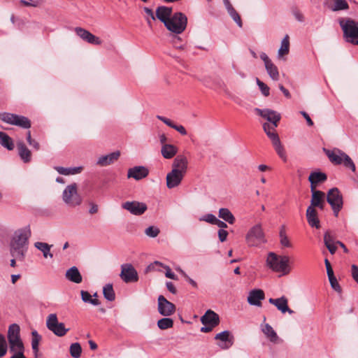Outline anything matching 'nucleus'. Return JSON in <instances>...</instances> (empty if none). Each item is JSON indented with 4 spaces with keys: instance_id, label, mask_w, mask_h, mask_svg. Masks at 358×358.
Listing matches in <instances>:
<instances>
[{
    "instance_id": "nucleus-42",
    "label": "nucleus",
    "mask_w": 358,
    "mask_h": 358,
    "mask_svg": "<svg viewBox=\"0 0 358 358\" xmlns=\"http://www.w3.org/2000/svg\"><path fill=\"white\" fill-rule=\"evenodd\" d=\"M80 295L82 300L85 303H90L93 306H99L100 304L99 301L97 299H93L92 296L87 291L81 290Z\"/></svg>"
},
{
    "instance_id": "nucleus-48",
    "label": "nucleus",
    "mask_w": 358,
    "mask_h": 358,
    "mask_svg": "<svg viewBox=\"0 0 358 358\" xmlns=\"http://www.w3.org/2000/svg\"><path fill=\"white\" fill-rule=\"evenodd\" d=\"M32 339H31V348L35 353L38 351V345L41 339V336L38 334L36 331H34L31 333Z\"/></svg>"
},
{
    "instance_id": "nucleus-49",
    "label": "nucleus",
    "mask_w": 358,
    "mask_h": 358,
    "mask_svg": "<svg viewBox=\"0 0 358 358\" xmlns=\"http://www.w3.org/2000/svg\"><path fill=\"white\" fill-rule=\"evenodd\" d=\"M8 350V345L5 337L0 334V357L6 355Z\"/></svg>"
},
{
    "instance_id": "nucleus-40",
    "label": "nucleus",
    "mask_w": 358,
    "mask_h": 358,
    "mask_svg": "<svg viewBox=\"0 0 358 358\" xmlns=\"http://www.w3.org/2000/svg\"><path fill=\"white\" fill-rule=\"evenodd\" d=\"M219 217L231 224L235 222L234 216L228 208H220Z\"/></svg>"
},
{
    "instance_id": "nucleus-45",
    "label": "nucleus",
    "mask_w": 358,
    "mask_h": 358,
    "mask_svg": "<svg viewBox=\"0 0 358 358\" xmlns=\"http://www.w3.org/2000/svg\"><path fill=\"white\" fill-rule=\"evenodd\" d=\"M69 353L73 358H80L82 354V348L79 343H73L70 345Z\"/></svg>"
},
{
    "instance_id": "nucleus-7",
    "label": "nucleus",
    "mask_w": 358,
    "mask_h": 358,
    "mask_svg": "<svg viewBox=\"0 0 358 358\" xmlns=\"http://www.w3.org/2000/svg\"><path fill=\"white\" fill-rule=\"evenodd\" d=\"M187 23V17L182 13H176L164 24L166 29L175 34H180L186 29Z\"/></svg>"
},
{
    "instance_id": "nucleus-8",
    "label": "nucleus",
    "mask_w": 358,
    "mask_h": 358,
    "mask_svg": "<svg viewBox=\"0 0 358 358\" xmlns=\"http://www.w3.org/2000/svg\"><path fill=\"white\" fill-rule=\"evenodd\" d=\"M64 202L71 206L76 207L82 203V198L78 192V187L76 183L68 185L62 194Z\"/></svg>"
},
{
    "instance_id": "nucleus-18",
    "label": "nucleus",
    "mask_w": 358,
    "mask_h": 358,
    "mask_svg": "<svg viewBox=\"0 0 358 358\" xmlns=\"http://www.w3.org/2000/svg\"><path fill=\"white\" fill-rule=\"evenodd\" d=\"M185 174L178 172L176 170H171L166 175V186L169 189H173L178 187L182 182Z\"/></svg>"
},
{
    "instance_id": "nucleus-2",
    "label": "nucleus",
    "mask_w": 358,
    "mask_h": 358,
    "mask_svg": "<svg viewBox=\"0 0 358 358\" xmlns=\"http://www.w3.org/2000/svg\"><path fill=\"white\" fill-rule=\"evenodd\" d=\"M266 266L273 271L280 273L285 275L289 274L292 268L289 266V257L286 255H277L274 252H269L266 258Z\"/></svg>"
},
{
    "instance_id": "nucleus-16",
    "label": "nucleus",
    "mask_w": 358,
    "mask_h": 358,
    "mask_svg": "<svg viewBox=\"0 0 358 358\" xmlns=\"http://www.w3.org/2000/svg\"><path fill=\"white\" fill-rule=\"evenodd\" d=\"M122 208L136 215H142L147 210L145 203L138 201H127L122 204Z\"/></svg>"
},
{
    "instance_id": "nucleus-11",
    "label": "nucleus",
    "mask_w": 358,
    "mask_h": 358,
    "mask_svg": "<svg viewBox=\"0 0 358 358\" xmlns=\"http://www.w3.org/2000/svg\"><path fill=\"white\" fill-rule=\"evenodd\" d=\"M0 120L8 124L17 125L24 129H28L31 127V122L27 117L12 113H0Z\"/></svg>"
},
{
    "instance_id": "nucleus-29",
    "label": "nucleus",
    "mask_w": 358,
    "mask_h": 358,
    "mask_svg": "<svg viewBox=\"0 0 358 358\" xmlns=\"http://www.w3.org/2000/svg\"><path fill=\"white\" fill-rule=\"evenodd\" d=\"M306 218L310 227H315L316 229H319L320 227V220L316 209H313L312 207H308L306 210Z\"/></svg>"
},
{
    "instance_id": "nucleus-58",
    "label": "nucleus",
    "mask_w": 358,
    "mask_h": 358,
    "mask_svg": "<svg viewBox=\"0 0 358 358\" xmlns=\"http://www.w3.org/2000/svg\"><path fill=\"white\" fill-rule=\"evenodd\" d=\"M324 244L326 246L327 245L334 243V239H333L332 236H331L330 233H329V232L325 233V234L324 236Z\"/></svg>"
},
{
    "instance_id": "nucleus-57",
    "label": "nucleus",
    "mask_w": 358,
    "mask_h": 358,
    "mask_svg": "<svg viewBox=\"0 0 358 358\" xmlns=\"http://www.w3.org/2000/svg\"><path fill=\"white\" fill-rule=\"evenodd\" d=\"M164 266H165L164 264H162L160 262L155 261L152 264H150L148 267V270H158L160 271L159 268H157V266L162 267L164 268Z\"/></svg>"
},
{
    "instance_id": "nucleus-39",
    "label": "nucleus",
    "mask_w": 358,
    "mask_h": 358,
    "mask_svg": "<svg viewBox=\"0 0 358 358\" xmlns=\"http://www.w3.org/2000/svg\"><path fill=\"white\" fill-rule=\"evenodd\" d=\"M57 171L62 175L69 176V175H75L79 173L82 171L83 167H73V168H64L62 166L55 167Z\"/></svg>"
},
{
    "instance_id": "nucleus-28",
    "label": "nucleus",
    "mask_w": 358,
    "mask_h": 358,
    "mask_svg": "<svg viewBox=\"0 0 358 358\" xmlns=\"http://www.w3.org/2000/svg\"><path fill=\"white\" fill-rule=\"evenodd\" d=\"M120 155V152L119 151H116L106 155L101 156L97 161V164L101 166L110 165L117 161Z\"/></svg>"
},
{
    "instance_id": "nucleus-47",
    "label": "nucleus",
    "mask_w": 358,
    "mask_h": 358,
    "mask_svg": "<svg viewBox=\"0 0 358 358\" xmlns=\"http://www.w3.org/2000/svg\"><path fill=\"white\" fill-rule=\"evenodd\" d=\"M103 294L108 301H112L115 300V295L112 285L108 284L105 285L103 289Z\"/></svg>"
},
{
    "instance_id": "nucleus-21",
    "label": "nucleus",
    "mask_w": 358,
    "mask_h": 358,
    "mask_svg": "<svg viewBox=\"0 0 358 358\" xmlns=\"http://www.w3.org/2000/svg\"><path fill=\"white\" fill-rule=\"evenodd\" d=\"M268 302L275 306L282 313L287 312L289 314H292L294 313V311L288 307V300L284 296L277 299L270 298Z\"/></svg>"
},
{
    "instance_id": "nucleus-53",
    "label": "nucleus",
    "mask_w": 358,
    "mask_h": 358,
    "mask_svg": "<svg viewBox=\"0 0 358 358\" xmlns=\"http://www.w3.org/2000/svg\"><path fill=\"white\" fill-rule=\"evenodd\" d=\"M27 140L28 143L34 148H35L36 150H38L40 149L39 143L31 138V132L29 131L27 134Z\"/></svg>"
},
{
    "instance_id": "nucleus-33",
    "label": "nucleus",
    "mask_w": 358,
    "mask_h": 358,
    "mask_svg": "<svg viewBox=\"0 0 358 358\" xmlns=\"http://www.w3.org/2000/svg\"><path fill=\"white\" fill-rule=\"evenodd\" d=\"M178 152L177 148L171 144H164L162 146L161 152L164 158L171 159Z\"/></svg>"
},
{
    "instance_id": "nucleus-22",
    "label": "nucleus",
    "mask_w": 358,
    "mask_h": 358,
    "mask_svg": "<svg viewBox=\"0 0 358 358\" xmlns=\"http://www.w3.org/2000/svg\"><path fill=\"white\" fill-rule=\"evenodd\" d=\"M148 173L149 171L147 168L142 166H137L128 170L127 178H132L136 180H139L147 177Z\"/></svg>"
},
{
    "instance_id": "nucleus-13",
    "label": "nucleus",
    "mask_w": 358,
    "mask_h": 358,
    "mask_svg": "<svg viewBox=\"0 0 358 358\" xmlns=\"http://www.w3.org/2000/svg\"><path fill=\"white\" fill-rule=\"evenodd\" d=\"M176 306L169 301L163 295H160L158 297V311L159 313L165 317L172 315L176 312Z\"/></svg>"
},
{
    "instance_id": "nucleus-3",
    "label": "nucleus",
    "mask_w": 358,
    "mask_h": 358,
    "mask_svg": "<svg viewBox=\"0 0 358 358\" xmlns=\"http://www.w3.org/2000/svg\"><path fill=\"white\" fill-rule=\"evenodd\" d=\"M338 23L343 31L344 40L358 45V21L350 17H341Z\"/></svg>"
},
{
    "instance_id": "nucleus-61",
    "label": "nucleus",
    "mask_w": 358,
    "mask_h": 358,
    "mask_svg": "<svg viewBox=\"0 0 358 358\" xmlns=\"http://www.w3.org/2000/svg\"><path fill=\"white\" fill-rule=\"evenodd\" d=\"M20 3L25 6L31 7H37L38 5V2H34L31 0H21Z\"/></svg>"
},
{
    "instance_id": "nucleus-1",
    "label": "nucleus",
    "mask_w": 358,
    "mask_h": 358,
    "mask_svg": "<svg viewBox=\"0 0 358 358\" xmlns=\"http://www.w3.org/2000/svg\"><path fill=\"white\" fill-rule=\"evenodd\" d=\"M30 236L29 227H24L15 231L10 244V252L13 257L20 260L24 259Z\"/></svg>"
},
{
    "instance_id": "nucleus-9",
    "label": "nucleus",
    "mask_w": 358,
    "mask_h": 358,
    "mask_svg": "<svg viewBox=\"0 0 358 358\" xmlns=\"http://www.w3.org/2000/svg\"><path fill=\"white\" fill-rule=\"evenodd\" d=\"M46 327L55 335L62 337L66 334L69 329H66L62 322L58 321L57 314H50L46 319Z\"/></svg>"
},
{
    "instance_id": "nucleus-31",
    "label": "nucleus",
    "mask_w": 358,
    "mask_h": 358,
    "mask_svg": "<svg viewBox=\"0 0 358 358\" xmlns=\"http://www.w3.org/2000/svg\"><path fill=\"white\" fill-rule=\"evenodd\" d=\"M18 153L24 162L27 163L31 161V151L26 147L22 141H18L17 143Z\"/></svg>"
},
{
    "instance_id": "nucleus-19",
    "label": "nucleus",
    "mask_w": 358,
    "mask_h": 358,
    "mask_svg": "<svg viewBox=\"0 0 358 358\" xmlns=\"http://www.w3.org/2000/svg\"><path fill=\"white\" fill-rule=\"evenodd\" d=\"M312 197L308 207L315 209L316 207L322 210L325 205V194L320 190H311Z\"/></svg>"
},
{
    "instance_id": "nucleus-46",
    "label": "nucleus",
    "mask_w": 358,
    "mask_h": 358,
    "mask_svg": "<svg viewBox=\"0 0 358 358\" xmlns=\"http://www.w3.org/2000/svg\"><path fill=\"white\" fill-rule=\"evenodd\" d=\"M173 320L169 317H164L158 320L157 327L162 329L165 330L173 327Z\"/></svg>"
},
{
    "instance_id": "nucleus-35",
    "label": "nucleus",
    "mask_w": 358,
    "mask_h": 358,
    "mask_svg": "<svg viewBox=\"0 0 358 358\" xmlns=\"http://www.w3.org/2000/svg\"><path fill=\"white\" fill-rule=\"evenodd\" d=\"M277 127L278 124L264 123L263 124L264 130L271 141H275V138H279L278 134L275 132Z\"/></svg>"
},
{
    "instance_id": "nucleus-26",
    "label": "nucleus",
    "mask_w": 358,
    "mask_h": 358,
    "mask_svg": "<svg viewBox=\"0 0 358 358\" xmlns=\"http://www.w3.org/2000/svg\"><path fill=\"white\" fill-rule=\"evenodd\" d=\"M201 321L203 325L211 324L213 327H216L219 324V317L215 312L208 310L201 317Z\"/></svg>"
},
{
    "instance_id": "nucleus-54",
    "label": "nucleus",
    "mask_w": 358,
    "mask_h": 358,
    "mask_svg": "<svg viewBox=\"0 0 358 358\" xmlns=\"http://www.w3.org/2000/svg\"><path fill=\"white\" fill-rule=\"evenodd\" d=\"M217 217L213 214H207L199 218L200 221H205L206 222L213 224L216 221Z\"/></svg>"
},
{
    "instance_id": "nucleus-32",
    "label": "nucleus",
    "mask_w": 358,
    "mask_h": 358,
    "mask_svg": "<svg viewBox=\"0 0 358 358\" xmlns=\"http://www.w3.org/2000/svg\"><path fill=\"white\" fill-rule=\"evenodd\" d=\"M66 278L75 283H80L82 282V275L76 266H73L68 269L66 272Z\"/></svg>"
},
{
    "instance_id": "nucleus-52",
    "label": "nucleus",
    "mask_w": 358,
    "mask_h": 358,
    "mask_svg": "<svg viewBox=\"0 0 358 358\" xmlns=\"http://www.w3.org/2000/svg\"><path fill=\"white\" fill-rule=\"evenodd\" d=\"M257 84L259 86L262 93L265 96H268L269 95V87L263 82H262L259 78H257Z\"/></svg>"
},
{
    "instance_id": "nucleus-5",
    "label": "nucleus",
    "mask_w": 358,
    "mask_h": 358,
    "mask_svg": "<svg viewBox=\"0 0 358 358\" xmlns=\"http://www.w3.org/2000/svg\"><path fill=\"white\" fill-rule=\"evenodd\" d=\"M20 327L16 324H11L8 330L9 349L13 354L24 352V348L20 335Z\"/></svg>"
},
{
    "instance_id": "nucleus-37",
    "label": "nucleus",
    "mask_w": 358,
    "mask_h": 358,
    "mask_svg": "<svg viewBox=\"0 0 358 358\" xmlns=\"http://www.w3.org/2000/svg\"><path fill=\"white\" fill-rule=\"evenodd\" d=\"M289 52V37L286 35L281 41L280 48L278 52V57L282 58L284 56L288 55Z\"/></svg>"
},
{
    "instance_id": "nucleus-20",
    "label": "nucleus",
    "mask_w": 358,
    "mask_h": 358,
    "mask_svg": "<svg viewBox=\"0 0 358 358\" xmlns=\"http://www.w3.org/2000/svg\"><path fill=\"white\" fill-rule=\"evenodd\" d=\"M265 298L264 292L262 289H255L251 290L248 296V302L250 305L261 306L262 301Z\"/></svg>"
},
{
    "instance_id": "nucleus-64",
    "label": "nucleus",
    "mask_w": 358,
    "mask_h": 358,
    "mask_svg": "<svg viewBox=\"0 0 358 358\" xmlns=\"http://www.w3.org/2000/svg\"><path fill=\"white\" fill-rule=\"evenodd\" d=\"M183 277L186 279V280L194 288H197V283L191 278H189L186 273H183Z\"/></svg>"
},
{
    "instance_id": "nucleus-23",
    "label": "nucleus",
    "mask_w": 358,
    "mask_h": 358,
    "mask_svg": "<svg viewBox=\"0 0 358 358\" xmlns=\"http://www.w3.org/2000/svg\"><path fill=\"white\" fill-rule=\"evenodd\" d=\"M257 113L266 119L271 124H278L280 120V115L275 110L270 109H255Z\"/></svg>"
},
{
    "instance_id": "nucleus-25",
    "label": "nucleus",
    "mask_w": 358,
    "mask_h": 358,
    "mask_svg": "<svg viewBox=\"0 0 358 358\" xmlns=\"http://www.w3.org/2000/svg\"><path fill=\"white\" fill-rule=\"evenodd\" d=\"M187 159L185 156L178 155L173 162L172 170H176L185 175L187 169Z\"/></svg>"
},
{
    "instance_id": "nucleus-15",
    "label": "nucleus",
    "mask_w": 358,
    "mask_h": 358,
    "mask_svg": "<svg viewBox=\"0 0 358 358\" xmlns=\"http://www.w3.org/2000/svg\"><path fill=\"white\" fill-rule=\"evenodd\" d=\"M260 58L264 61L265 68L270 78L273 80H278L280 74L278 67L272 62L266 53H261Z\"/></svg>"
},
{
    "instance_id": "nucleus-51",
    "label": "nucleus",
    "mask_w": 358,
    "mask_h": 358,
    "mask_svg": "<svg viewBox=\"0 0 358 358\" xmlns=\"http://www.w3.org/2000/svg\"><path fill=\"white\" fill-rule=\"evenodd\" d=\"M328 278L332 289H334L336 292L338 293L341 292V286L339 285L337 279L336 278L334 275H332L331 276H328Z\"/></svg>"
},
{
    "instance_id": "nucleus-12",
    "label": "nucleus",
    "mask_w": 358,
    "mask_h": 358,
    "mask_svg": "<svg viewBox=\"0 0 358 358\" xmlns=\"http://www.w3.org/2000/svg\"><path fill=\"white\" fill-rule=\"evenodd\" d=\"M122 271L120 277L122 280L128 282H135L138 280V275L136 270L130 264H122L121 266Z\"/></svg>"
},
{
    "instance_id": "nucleus-43",
    "label": "nucleus",
    "mask_w": 358,
    "mask_h": 358,
    "mask_svg": "<svg viewBox=\"0 0 358 358\" xmlns=\"http://www.w3.org/2000/svg\"><path fill=\"white\" fill-rule=\"evenodd\" d=\"M280 242L282 246L285 248H292V245L286 234L285 227L284 226L281 227L280 230Z\"/></svg>"
},
{
    "instance_id": "nucleus-62",
    "label": "nucleus",
    "mask_w": 358,
    "mask_h": 358,
    "mask_svg": "<svg viewBox=\"0 0 358 358\" xmlns=\"http://www.w3.org/2000/svg\"><path fill=\"white\" fill-rule=\"evenodd\" d=\"M143 10H144L145 13H146V15H148V17H149L152 20H155L156 16L154 15V13L152 10V9H150L148 7H145L143 8Z\"/></svg>"
},
{
    "instance_id": "nucleus-34",
    "label": "nucleus",
    "mask_w": 358,
    "mask_h": 358,
    "mask_svg": "<svg viewBox=\"0 0 358 358\" xmlns=\"http://www.w3.org/2000/svg\"><path fill=\"white\" fill-rule=\"evenodd\" d=\"M262 330L271 342L276 343L278 341V336L270 324H265L262 325Z\"/></svg>"
},
{
    "instance_id": "nucleus-10",
    "label": "nucleus",
    "mask_w": 358,
    "mask_h": 358,
    "mask_svg": "<svg viewBox=\"0 0 358 358\" xmlns=\"http://www.w3.org/2000/svg\"><path fill=\"white\" fill-rule=\"evenodd\" d=\"M327 201L331 206L336 217L343 208V196L338 188L334 187L329 190L327 195Z\"/></svg>"
},
{
    "instance_id": "nucleus-44",
    "label": "nucleus",
    "mask_w": 358,
    "mask_h": 358,
    "mask_svg": "<svg viewBox=\"0 0 358 358\" xmlns=\"http://www.w3.org/2000/svg\"><path fill=\"white\" fill-rule=\"evenodd\" d=\"M272 143H273V145L276 152L279 155V157L285 161L286 160V153H285L283 146L281 145L280 138H275V141H272Z\"/></svg>"
},
{
    "instance_id": "nucleus-36",
    "label": "nucleus",
    "mask_w": 358,
    "mask_h": 358,
    "mask_svg": "<svg viewBox=\"0 0 358 358\" xmlns=\"http://www.w3.org/2000/svg\"><path fill=\"white\" fill-rule=\"evenodd\" d=\"M224 2L230 16L237 23L239 27H242V21L238 13L233 8L229 0H224Z\"/></svg>"
},
{
    "instance_id": "nucleus-63",
    "label": "nucleus",
    "mask_w": 358,
    "mask_h": 358,
    "mask_svg": "<svg viewBox=\"0 0 358 358\" xmlns=\"http://www.w3.org/2000/svg\"><path fill=\"white\" fill-rule=\"evenodd\" d=\"M173 129H176L177 131H178L182 135L187 134V131L182 125H177L175 124Z\"/></svg>"
},
{
    "instance_id": "nucleus-41",
    "label": "nucleus",
    "mask_w": 358,
    "mask_h": 358,
    "mask_svg": "<svg viewBox=\"0 0 358 358\" xmlns=\"http://www.w3.org/2000/svg\"><path fill=\"white\" fill-rule=\"evenodd\" d=\"M0 143L9 150H12L14 148V144L11 138L1 131H0Z\"/></svg>"
},
{
    "instance_id": "nucleus-38",
    "label": "nucleus",
    "mask_w": 358,
    "mask_h": 358,
    "mask_svg": "<svg viewBox=\"0 0 358 358\" xmlns=\"http://www.w3.org/2000/svg\"><path fill=\"white\" fill-rule=\"evenodd\" d=\"M34 246L38 250H39L40 251H41L43 252V257L45 258H48V257L52 258L53 257V255L50 252V248H51L52 245H48L46 243L36 242L34 243Z\"/></svg>"
},
{
    "instance_id": "nucleus-55",
    "label": "nucleus",
    "mask_w": 358,
    "mask_h": 358,
    "mask_svg": "<svg viewBox=\"0 0 358 358\" xmlns=\"http://www.w3.org/2000/svg\"><path fill=\"white\" fill-rule=\"evenodd\" d=\"M164 268L166 270L165 275L166 278L172 280L178 279L176 275L171 271L169 266H164Z\"/></svg>"
},
{
    "instance_id": "nucleus-60",
    "label": "nucleus",
    "mask_w": 358,
    "mask_h": 358,
    "mask_svg": "<svg viewBox=\"0 0 358 358\" xmlns=\"http://www.w3.org/2000/svg\"><path fill=\"white\" fill-rule=\"evenodd\" d=\"M228 232L224 229H220L218 231V237L221 242H224L227 240Z\"/></svg>"
},
{
    "instance_id": "nucleus-14",
    "label": "nucleus",
    "mask_w": 358,
    "mask_h": 358,
    "mask_svg": "<svg viewBox=\"0 0 358 358\" xmlns=\"http://www.w3.org/2000/svg\"><path fill=\"white\" fill-rule=\"evenodd\" d=\"M74 31L76 34V35L80 37L83 41L92 45H101V40L96 36L95 35L92 34L91 32H90L88 30L77 27L74 28Z\"/></svg>"
},
{
    "instance_id": "nucleus-30",
    "label": "nucleus",
    "mask_w": 358,
    "mask_h": 358,
    "mask_svg": "<svg viewBox=\"0 0 358 358\" xmlns=\"http://www.w3.org/2000/svg\"><path fill=\"white\" fill-rule=\"evenodd\" d=\"M329 8L334 12L348 10L349 4L346 0H328Z\"/></svg>"
},
{
    "instance_id": "nucleus-59",
    "label": "nucleus",
    "mask_w": 358,
    "mask_h": 358,
    "mask_svg": "<svg viewBox=\"0 0 358 358\" xmlns=\"http://www.w3.org/2000/svg\"><path fill=\"white\" fill-rule=\"evenodd\" d=\"M157 117L165 123L167 126L173 128L175 124L171 120L160 115H157Z\"/></svg>"
},
{
    "instance_id": "nucleus-17",
    "label": "nucleus",
    "mask_w": 358,
    "mask_h": 358,
    "mask_svg": "<svg viewBox=\"0 0 358 358\" xmlns=\"http://www.w3.org/2000/svg\"><path fill=\"white\" fill-rule=\"evenodd\" d=\"M215 339L220 341L217 345L222 349H228L234 343V336L229 331H224L216 334Z\"/></svg>"
},
{
    "instance_id": "nucleus-24",
    "label": "nucleus",
    "mask_w": 358,
    "mask_h": 358,
    "mask_svg": "<svg viewBox=\"0 0 358 358\" xmlns=\"http://www.w3.org/2000/svg\"><path fill=\"white\" fill-rule=\"evenodd\" d=\"M327 179V176L324 173L320 171L312 172L308 177V180L310 182V190H316L318 185L324 182Z\"/></svg>"
},
{
    "instance_id": "nucleus-50",
    "label": "nucleus",
    "mask_w": 358,
    "mask_h": 358,
    "mask_svg": "<svg viewBox=\"0 0 358 358\" xmlns=\"http://www.w3.org/2000/svg\"><path fill=\"white\" fill-rule=\"evenodd\" d=\"M159 232H160L159 229L158 227H154V226H150V227H148L145 231V234L148 236L151 237V238L157 237L159 235Z\"/></svg>"
},
{
    "instance_id": "nucleus-56",
    "label": "nucleus",
    "mask_w": 358,
    "mask_h": 358,
    "mask_svg": "<svg viewBox=\"0 0 358 358\" xmlns=\"http://www.w3.org/2000/svg\"><path fill=\"white\" fill-rule=\"evenodd\" d=\"M352 277L358 283V266L355 264L351 266Z\"/></svg>"
},
{
    "instance_id": "nucleus-4",
    "label": "nucleus",
    "mask_w": 358,
    "mask_h": 358,
    "mask_svg": "<svg viewBox=\"0 0 358 358\" xmlns=\"http://www.w3.org/2000/svg\"><path fill=\"white\" fill-rule=\"evenodd\" d=\"M324 151L332 164L335 165L343 164L345 167L351 169L353 172L356 171V167L353 161L344 152L339 149H334L331 150H324Z\"/></svg>"
},
{
    "instance_id": "nucleus-27",
    "label": "nucleus",
    "mask_w": 358,
    "mask_h": 358,
    "mask_svg": "<svg viewBox=\"0 0 358 358\" xmlns=\"http://www.w3.org/2000/svg\"><path fill=\"white\" fill-rule=\"evenodd\" d=\"M172 8L166 6H159L156 10V17L165 24L171 18Z\"/></svg>"
},
{
    "instance_id": "nucleus-6",
    "label": "nucleus",
    "mask_w": 358,
    "mask_h": 358,
    "mask_svg": "<svg viewBox=\"0 0 358 358\" xmlns=\"http://www.w3.org/2000/svg\"><path fill=\"white\" fill-rule=\"evenodd\" d=\"M245 242L249 247H259L266 242L260 224L254 225L248 230L245 236Z\"/></svg>"
}]
</instances>
